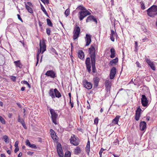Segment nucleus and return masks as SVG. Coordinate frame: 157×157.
Masks as SVG:
<instances>
[{
	"mask_svg": "<svg viewBox=\"0 0 157 157\" xmlns=\"http://www.w3.org/2000/svg\"><path fill=\"white\" fill-rule=\"evenodd\" d=\"M79 9L82 11L78 13V17L80 21L82 20L83 18L87 16L90 15L91 13L82 6H80L78 7Z\"/></svg>",
	"mask_w": 157,
	"mask_h": 157,
	"instance_id": "nucleus-1",
	"label": "nucleus"
},
{
	"mask_svg": "<svg viewBox=\"0 0 157 157\" xmlns=\"http://www.w3.org/2000/svg\"><path fill=\"white\" fill-rule=\"evenodd\" d=\"M147 14L150 17H154L157 14V6L153 5L147 10Z\"/></svg>",
	"mask_w": 157,
	"mask_h": 157,
	"instance_id": "nucleus-2",
	"label": "nucleus"
},
{
	"mask_svg": "<svg viewBox=\"0 0 157 157\" xmlns=\"http://www.w3.org/2000/svg\"><path fill=\"white\" fill-rule=\"evenodd\" d=\"M95 44L91 45L89 48V52L91 60H95L96 59Z\"/></svg>",
	"mask_w": 157,
	"mask_h": 157,
	"instance_id": "nucleus-3",
	"label": "nucleus"
},
{
	"mask_svg": "<svg viewBox=\"0 0 157 157\" xmlns=\"http://www.w3.org/2000/svg\"><path fill=\"white\" fill-rule=\"evenodd\" d=\"M80 33V29L79 27L76 25L74 28L73 33V39L74 40L76 39L79 36Z\"/></svg>",
	"mask_w": 157,
	"mask_h": 157,
	"instance_id": "nucleus-4",
	"label": "nucleus"
},
{
	"mask_svg": "<svg viewBox=\"0 0 157 157\" xmlns=\"http://www.w3.org/2000/svg\"><path fill=\"white\" fill-rule=\"evenodd\" d=\"M50 111L51 115V117L53 122L55 124H57L56 119L58 117V114L53 109H50Z\"/></svg>",
	"mask_w": 157,
	"mask_h": 157,
	"instance_id": "nucleus-5",
	"label": "nucleus"
},
{
	"mask_svg": "<svg viewBox=\"0 0 157 157\" xmlns=\"http://www.w3.org/2000/svg\"><path fill=\"white\" fill-rule=\"evenodd\" d=\"M70 142L74 145L77 146L79 144V141L76 139L74 135L72 136L70 139Z\"/></svg>",
	"mask_w": 157,
	"mask_h": 157,
	"instance_id": "nucleus-6",
	"label": "nucleus"
},
{
	"mask_svg": "<svg viewBox=\"0 0 157 157\" xmlns=\"http://www.w3.org/2000/svg\"><path fill=\"white\" fill-rule=\"evenodd\" d=\"M82 83L84 86L88 89H90L92 87V84L87 80L83 81Z\"/></svg>",
	"mask_w": 157,
	"mask_h": 157,
	"instance_id": "nucleus-7",
	"label": "nucleus"
},
{
	"mask_svg": "<svg viewBox=\"0 0 157 157\" xmlns=\"http://www.w3.org/2000/svg\"><path fill=\"white\" fill-rule=\"evenodd\" d=\"M90 61V57L87 58L85 61L86 67L88 71L89 72H90L91 71Z\"/></svg>",
	"mask_w": 157,
	"mask_h": 157,
	"instance_id": "nucleus-8",
	"label": "nucleus"
},
{
	"mask_svg": "<svg viewBox=\"0 0 157 157\" xmlns=\"http://www.w3.org/2000/svg\"><path fill=\"white\" fill-rule=\"evenodd\" d=\"M40 49L42 50V54L46 50V45L44 40L42 41L40 40Z\"/></svg>",
	"mask_w": 157,
	"mask_h": 157,
	"instance_id": "nucleus-9",
	"label": "nucleus"
},
{
	"mask_svg": "<svg viewBox=\"0 0 157 157\" xmlns=\"http://www.w3.org/2000/svg\"><path fill=\"white\" fill-rule=\"evenodd\" d=\"M141 98V103L143 106H146L148 103V100L145 95H142Z\"/></svg>",
	"mask_w": 157,
	"mask_h": 157,
	"instance_id": "nucleus-10",
	"label": "nucleus"
},
{
	"mask_svg": "<svg viewBox=\"0 0 157 157\" xmlns=\"http://www.w3.org/2000/svg\"><path fill=\"white\" fill-rule=\"evenodd\" d=\"M145 60L147 63L148 65L153 70L155 71V67L154 66V63L153 62L151 61L149 59L146 58Z\"/></svg>",
	"mask_w": 157,
	"mask_h": 157,
	"instance_id": "nucleus-11",
	"label": "nucleus"
},
{
	"mask_svg": "<svg viewBox=\"0 0 157 157\" xmlns=\"http://www.w3.org/2000/svg\"><path fill=\"white\" fill-rule=\"evenodd\" d=\"M117 33L113 30H111V34L110 36V39L112 41H114L115 38L117 39Z\"/></svg>",
	"mask_w": 157,
	"mask_h": 157,
	"instance_id": "nucleus-12",
	"label": "nucleus"
},
{
	"mask_svg": "<svg viewBox=\"0 0 157 157\" xmlns=\"http://www.w3.org/2000/svg\"><path fill=\"white\" fill-rule=\"evenodd\" d=\"M116 73V69L115 67H113L111 71L110 74V78L111 79H113L115 76Z\"/></svg>",
	"mask_w": 157,
	"mask_h": 157,
	"instance_id": "nucleus-13",
	"label": "nucleus"
},
{
	"mask_svg": "<svg viewBox=\"0 0 157 157\" xmlns=\"http://www.w3.org/2000/svg\"><path fill=\"white\" fill-rule=\"evenodd\" d=\"M45 75L48 76H50L52 78H54L56 76V74L52 70H49L46 72Z\"/></svg>",
	"mask_w": 157,
	"mask_h": 157,
	"instance_id": "nucleus-14",
	"label": "nucleus"
},
{
	"mask_svg": "<svg viewBox=\"0 0 157 157\" xmlns=\"http://www.w3.org/2000/svg\"><path fill=\"white\" fill-rule=\"evenodd\" d=\"M91 36L90 35L86 34V37H85V40L86 42V44L85 46H87L90 45L91 41Z\"/></svg>",
	"mask_w": 157,
	"mask_h": 157,
	"instance_id": "nucleus-15",
	"label": "nucleus"
},
{
	"mask_svg": "<svg viewBox=\"0 0 157 157\" xmlns=\"http://www.w3.org/2000/svg\"><path fill=\"white\" fill-rule=\"evenodd\" d=\"M141 110V109L140 108H139L136 111L135 119L136 121H138L139 119Z\"/></svg>",
	"mask_w": 157,
	"mask_h": 157,
	"instance_id": "nucleus-16",
	"label": "nucleus"
},
{
	"mask_svg": "<svg viewBox=\"0 0 157 157\" xmlns=\"http://www.w3.org/2000/svg\"><path fill=\"white\" fill-rule=\"evenodd\" d=\"M146 123L145 121H141L140 124V128L142 131H144L146 128Z\"/></svg>",
	"mask_w": 157,
	"mask_h": 157,
	"instance_id": "nucleus-17",
	"label": "nucleus"
},
{
	"mask_svg": "<svg viewBox=\"0 0 157 157\" xmlns=\"http://www.w3.org/2000/svg\"><path fill=\"white\" fill-rule=\"evenodd\" d=\"M50 132L51 133V136L53 140L55 141H56L57 140V137L56 134L55 132L52 129H51Z\"/></svg>",
	"mask_w": 157,
	"mask_h": 157,
	"instance_id": "nucleus-18",
	"label": "nucleus"
},
{
	"mask_svg": "<svg viewBox=\"0 0 157 157\" xmlns=\"http://www.w3.org/2000/svg\"><path fill=\"white\" fill-rule=\"evenodd\" d=\"M120 117V116H117L113 120L111 125H113L117 124Z\"/></svg>",
	"mask_w": 157,
	"mask_h": 157,
	"instance_id": "nucleus-19",
	"label": "nucleus"
},
{
	"mask_svg": "<svg viewBox=\"0 0 157 157\" xmlns=\"http://www.w3.org/2000/svg\"><path fill=\"white\" fill-rule=\"evenodd\" d=\"M25 143L27 146H29L32 148L35 149L36 148V145L34 144H31L28 140H26Z\"/></svg>",
	"mask_w": 157,
	"mask_h": 157,
	"instance_id": "nucleus-20",
	"label": "nucleus"
},
{
	"mask_svg": "<svg viewBox=\"0 0 157 157\" xmlns=\"http://www.w3.org/2000/svg\"><path fill=\"white\" fill-rule=\"evenodd\" d=\"M18 121L19 122H20V123H21V124L22 125V126H23V127L25 129H26L27 128V127L25 124V122L24 120L22 119H21L19 116H18Z\"/></svg>",
	"mask_w": 157,
	"mask_h": 157,
	"instance_id": "nucleus-21",
	"label": "nucleus"
},
{
	"mask_svg": "<svg viewBox=\"0 0 157 157\" xmlns=\"http://www.w3.org/2000/svg\"><path fill=\"white\" fill-rule=\"evenodd\" d=\"M78 56L81 59H83L84 58V53L82 50H79L78 51Z\"/></svg>",
	"mask_w": 157,
	"mask_h": 157,
	"instance_id": "nucleus-22",
	"label": "nucleus"
},
{
	"mask_svg": "<svg viewBox=\"0 0 157 157\" xmlns=\"http://www.w3.org/2000/svg\"><path fill=\"white\" fill-rule=\"evenodd\" d=\"M118 62V59L116 58L115 59L111 60L109 63V66H112L113 65L116 64Z\"/></svg>",
	"mask_w": 157,
	"mask_h": 157,
	"instance_id": "nucleus-23",
	"label": "nucleus"
},
{
	"mask_svg": "<svg viewBox=\"0 0 157 157\" xmlns=\"http://www.w3.org/2000/svg\"><path fill=\"white\" fill-rule=\"evenodd\" d=\"M49 94L52 98H55L54 89H51L48 92Z\"/></svg>",
	"mask_w": 157,
	"mask_h": 157,
	"instance_id": "nucleus-24",
	"label": "nucleus"
},
{
	"mask_svg": "<svg viewBox=\"0 0 157 157\" xmlns=\"http://www.w3.org/2000/svg\"><path fill=\"white\" fill-rule=\"evenodd\" d=\"M74 152V154L76 155H77L79 154L81 152L80 148L78 146L77 147L75 148Z\"/></svg>",
	"mask_w": 157,
	"mask_h": 157,
	"instance_id": "nucleus-25",
	"label": "nucleus"
},
{
	"mask_svg": "<svg viewBox=\"0 0 157 157\" xmlns=\"http://www.w3.org/2000/svg\"><path fill=\"white\" fill-rule=\"evenodd\" d=\"M55 95L56 97L59 98L61 96V95L57 90L55 88L54 89Z\"/></svg>",
	"mask_w": 157,
	"mask_h": 157,
	"instance_id": "nucleus-26",
	"label": "nucleus"
},
{
	"mask_svg": "<svg viewBox=\"0 0 157 157\" xmlns=\"http://www.w3.org/2000/svg\"><path fill=\"white\" fill-rule=\"evenodd\" d=\"M105 87L106 90L107 91L109 90L111 87V85H110V82L109 81H106L105 82Z\"/></svg>",
	"mask_w": 157,
	"mask_h": 157,
	"instance_id": "nucleus-27",
	"label": "nucleus"
},
{
	"mask_svg": "<svg viewBox=\"0 0 157 157\" xmlns=\"http://www.w3.org/2000/svg\"><path fill=\"white\" fill-rule=\"evenodd\" d=\"M91 65L92 66V71L94 73H95L96 72V68H95V60H91Z\"/></svg>",
	"mask_w": 157,
	"mask_h": 157,
	"instance_id": "nucleus-28",
	"label": "nucleus"
},
{
	"mask_svg": "<svg viewBox=\"0 0 157 157\" xmlns=\"http://www.w3.org/2000/svg\"><path fill=\"white\" fill-rule=\"evenodd\" d=\"M25 5L26 9L27 10L29 13H33V10L29 6H28L26 4V3H25Z\"/></svg>",
	"mask_w": 157,
	"mask_h": 157,
	"instance_id": "nucleus-29",
	"label": "nucleus"
},
{
	"mask_svg": "<svg viewBox=\"0 0 157 157\" xmlns=\"http://www.w3.org/2000/svg\"><path fill=\"white\" fill-rule=\"evenodd\" d=\"M14 63L15 65L17 67H19L20 68H22V65L21 64L20 60H17L15 61Z\"/></svg>",
	"mask_w": 157,
	"mask_h": 157,
	"instance_id": "nucleus-30",
	"label": "nucleus"
},
{
	"mask_svg": "<svg viewBox=\"0 0 157 157\" xmlns=\"http://www.w3.org/2000/svg\"><path fill=\"white\" fill-rule=\"evenodd\" d=\"M94 86L95 87H97L98 85V82H99V79L98 78H94Z\"/></svg>",
	"mask_w": 157,
	"mask_h": 157,
	"instance_id": "nucleus-31",
	"label": "nucleus"
},
{
	"mask_svg": "<svg viewBox=\"0 0 157 157\" xmlns=\"http://www.w3.org/2000/svg\"><path fill=\"white\" fill-rule=\"evenodd\" d=\"M40 7H41V9L42 10L44 13V14L47 17H49V15H48L47 12L45 10V9L44 8V7L41 4H40Z\"/></svg>",
	"mask_w": 157,
	"mask_h": 157,
	"instance_id": "nucleus-32",
	"label": "nucleus"
},
{
	"mask_svg": "<svg viewBox=\"0 0 157 157\" xmlns=\"http://www.w3.org/2000/svg\"><path fill=\"white\" fill-rule=\"evenodd\" d=\"M110 52H111L110 57L111 58H113L115 56V50L113 48H111L110 50Z\"/></svg>",
	"mask_w": 157,
	"mask_h": 157,
	"instance_id": "nucleus-33",
	"label": "nucleus"
},
{
	"mask_svg": "<svg viewBox=\"0 0 157 157\" xmlns=\"http://www.w3.org/2000/svg\"><path fill=\"white\" fill-rule=\"evenodd\" d=\"M57 152L63 151L61 145V144H58L57 147Z\"/></svg>",
	"mask_w": 157,
	"mask_h": 157,
	"instance_id": "nucleus-34",
	"label": "nucleus"
},
{
	"mask_svg": "<svg viewBox=\"0 0 157 157\" xmlns=\"http://www.w3.org/2000/svg\"><path fill=\"white\" fill-rule=\"evenodd\" d=\"M94 16L93 15H90L88 17L86 20V22H88L92 20Z\"/></svg>",
	"mask_w": 157,
	"mask_h": 157,
	"instance_id": "nucleus-35",
	"label": "nucleus"
},
{
	"mask_svg": "<svg viewBox=\"0 0 157 157\" xmlns=\"http://www.w3.org/2000/svg\"><path fill=\"white\" fill-rule=\"evenodd\" d=\"M47 25L50 27L52 26V23L49 19H47L46 20Z\"/></svg>",
	"mask_w": 157,
	"mask_h": 157,
	"instance_id": "nucleus-36",
	"label": "nucleus"
},
{
	"mask_svg": "<svg viewBox=\"0 0 157 157\" xmlns=\"http://www.w3.org/2000/svg\"><path fill=\"white\" fill-rule=\"evenodd\" d=\"M70 10L69 9H67L65 11L64 13L66 17L68 16L70 14Z\"/></svg>",
	"mask_w": 157,
	"mask_h": 157,
	"instance_id": "nucleus-37",
	"label": "nucleus"
},
{
	"mask_svg": "<svg viewBox=\"0 0 157 157\" xmlns=\"http://www.w3.org/2000/svg\"><path fill=\"white\" fill-rule=\"evenodd\" d=\"M3 139L6 143H8L9 141L7 140L8 139V137L6 135L4 136L3 137Z\"/></svg>",
	"mask_w": 157,
	"mask_h": 157,
	"instance_id": "nucleus-38",
	"label": "nucleus"
},
{
	"mask_svg": "<svg viewBox=\"0 0 157 157\" xmlns=\"http://www.w3.org/2000/svg\"><path fill=\"white\" fill-rule=\"evenodd\" d=\"M86 152L89 154L90 151V145H86Z\"/></svg>",
	"mask_w": 157,
	"mask_h": 157,
	"instance_id": "nucleus-39",
	"label": "nucleus"
},
{
	"mask_svg": "<svg viewBox=\"0 0 157 157\" xmlns=\"http://www.w3.org/2000/svg\"><path fill=\"white\" fill-rule=\"evenodd\" d=\"M71 157V153L70 152L68 151L67 152H66L65 154L64 157Z\"/></svg>",
	"mask_w": 157,
	"mask_h": 157,
	"instance_id": "nucleus-40",
	"label": "nucleus"
},
{
	"mask_svg": "<svg viewBox=\"0 0 157 157\" xmlns=\"http://www.w3.org/2000/svg\"><path fill=\"white\" fill-rule=\"evenodd\" d=\"M42 50L40 49L38 50L37 53L36 58H39V55L41 52L42 53Z\"/></svg>",
	"mask_w": 157,
	"mask_h": 157,
	"instance_id": "nucleus-41",
	"label": "nucleus"
},
{
	"mask_svg": "<svg viewBox=\"0 0 157 157\" xmlns=\"http://www.w3.org/2000/svg\"><path fill=\"white\" fill-rule=\"evenodd\" d=\"M51 32V29L50 28H48L46 29V33L49 36L50 35Z\"/></svg>",
	"mask_w": 157,
	"mask_h": 157,
	"instance_id": "nucleus-42",
	"label": "nucleus"
},
{
	"mask_svg": "<svg viewBox=\"0 0 157 157\" xmlns=\"http://www.w3.org/2000/svg\"><path fill=\"white\" fill-rule=\"evenodd\" d=\"M114 145H118L119 144V141L118 140H116L115 141L113 142Z\"/></svg>",
	"mask_w": 157,
	"mask_h": 157,
	"instance_id": "nucleus-43",
	"label": "nucleus"
},
{
	"mask_svg": "<svg viewBox=\"0 0 157 157\" xmlns=\"http://www.w3.org/2000/svg\"><path fill=\"white\" fill-rule=\"evenodd\" d=\"M58 153L59 157H63V151L58 152Z\"/></svg>",
	"mask_w": 157,
	"mask_h": 157,
	"instance_id": "nucleus-44",
	"label": "nucleus"
},
{
	"mask_svg": "<svg viewBox=\"0 0 157 157\" xmlns=\"http://www.w3.org/2000/svg\"><path fill=\"white\" fill-rule=\"evenodd\" d=\"M140 3L141 4V8L143 10H144L145 9V7L144 5V4L143 3V2H140Z\"/></svg>",
	"mask_w": 157,
	"mask_h": 157,
	"instance_id": "nucleus-45",
	"label": "nucleus"
},
{
	"mask_svg": "<svg viewBox=\"0 0 157 157\" xmlns=\"http://www.w3.org/2000/svg\"><path fill=\"white\" fill-rule=\"evenodd\" d=\"M94 121V123L95 124H98V117L95 118Z\"/></svg>",
	"mask_w": 157,
	"mask_h": 157,
	"instance_id": "nucleus-46",
	"label": "nucleus"
},
{
	"mask_svg": "<svg viewBox=\"0 0 157 157\" xmlns=\"http://www.w3.org/2000/svg\"><path fill=\"white\" fill-rule=\"evenodd\" d=\"M11 78V79L14 82H15L16 81V77L14 76H10Z\"/></svg>",
	"mask_w": 157,
	"mask_h": 157,
	"instance_id": "nucleus-47",
	"label": "nucleus"
},
{
	"mask_svg": "<svg viewBox=\"0 0 157 157\" xmlns=\"http://www.w3.org/2000/svg\"><path fill=\"white\" fill-rule=\"evenodd\" d=\"M0 121H1V122L3 124H5V121L2 117V118L1 119Z\"/></svg>",
	"mask_w": 157,
	"mask_h": 157,
	"instance_id": "nucleus-48",
	"label": "nucleus"
},
{
	"mask_svg": "<svg viewBox=\"0 0 157 157\" xmlns=\"http://www.w3.org/2000/svg\"><path fill=\"white\" fill-rule=\"evenodd\" d=\"M15 148L14 150V152L16 153L19 150V148L18 147H15Z\"/></svg>",
	"mask_w": 157,
	"mask_h": 157,
	"instance_id": "nucleus-49",
	"label": "nucleus"
},
{
	"mask_svg": "<svg viewBox=\"0 0 157 157\" xmlns=\"http://www.w3.org/2000/svg\"><path fill=\"white\" fill-rule=\"evenodd\" d=\"M17 16L18 17V18L19 19L20 21H21L22 22H23V21L21 17L20 16L19 14H17Z\"/></svg>",
	"mask_w": 157,
	"mask_h": 157,
	"instance_id": "nucleus-50",
	"label": "nucleus"
},
{
	"mask_svg": "<svg viewBox=\"0 0 157 157\" xmlns=\"http://www.w3.org/2000/svg\"><path fill=\"white\" fill-rule=\"evenodd\" d=\"M42 2L44 3L45 2H46L47 4H49V0H43V2Z\"/></svg>",
	"mask_w": 157,
	"mask_h": 157,
	"instance_id": "nucleus-51",
	"label": "nucleus"
},
{
	"mask_svg": "<svg viewBox=\"0 0 157 157\" xmlns=\"http://www.w3.org/2000/svg\"><path fill=\"white\" fill-rule=\"evenodd\" d=\"M33 153H34L33 152H32L30 151H28L27 152V154L28 155H32Z\"/></svg>",
	"mask_w": 157,
	"mask_h": 157,
	"instance_id": "nucleus-52",
	"label": "nucleus"
},
{
	"mask_svg": "<svg viewBox=\"0 0 157 157\" xmlns=\"http://www.w3.org/2000/svg\"><path fill=\"white\" fill-rule=\"evenodd\" d=\"M18 142L17 141L15 142L14 146L15 147H18Z\"/></svg>",
	"mask_w": 157,
	"mask_h": 157,
	"instance_id": "nucleus-53",
	"label": "nucleus"
},
{
	"mask_svg": "<svg viewBox=\"0 0 157 157\" xmlns=\"http://www.w3.org/2000/svg\"><path fill=\"white\" fill-rule=\"evenodd\" d=\"M21 83L24 84H27L28 82L27 81H23L21 82Z\"/></svg>",
	"mask_w": 157,
	"mask_h": 157,
	"instance_id": "nucleus-54",
	"label": "nucleus"
},
{
	"mask_svg": "<svg viewBox=\"0 0 157 157\" xmlns=\"http://www.w3.org/2000/svg\"><path fill=\"white\" fill-rule=\"evenodd\" d=\"M52 52H54V53H55L56 55H58L57 53V52H56V50L55 49H54L53 48L52 49Z\"/></svg>",
	"mask_w": 157,
	"mask_h": 157,
	"instance_id": "nucleus-55",
	"label": "nucleus"
},
{
	"mask_svg": "<svg viewBox=\"0 0 157 157\" xmlns=\"http://www.w3.org/2000/svg\"><path fill=\"white\" fill-rule=\"evenodd\" d=\"M27 4H28L27 5L29 6V7L32 6V4L29 2H28Z\"/></svg>",
	"mask_w": 157,
	"mask_h": 157,
	"instance_id": "nucleus-56",
	"label": "nucleus"
},
{
	"mask_svg": "<svg viewBox=\"0 0 157 157\" xmlns=\"http://www.w3.org/2000/svg\"><path fill=\"white\" fill-rule=\"evenodd\" d=\"M70 104H71V108H73L74 106V104L72 102H71V100H70Z\"/></svg>",
	"mask_w": 157,
	"mask_h": 157,
	"instance_id": "nucleus-57",
	"label": "nucleus"
},
{
	"mask_svg": "<svg viewBox=\"0 0 157 157\" xmlns=\"http://www.w3.org/2000/svg\"><path fill=\"white\" fill-rule=\"evenodd\" d=\"M22 155V153L21 152L18 155V157H21Z\"/></svg>",
	"mask_w": 157,
	"mask_h": 157,
	"instance_id": "nucleus-58",
	"label": "nucleus"
},
{
	"mask_svg": "<svg viewBox=\"0 0 157 157\" xmlns=\"http://www.w3.org/2000/svg\"><path fill=\"white\" fill-rule=\"evenodd\" d=\"M136 63L138 67H140V64L138 62H136Z\"/></svg>",
	"mask_w": 157,
	"mask_h": 157,
	"instance_id": "nucleus-59",
	"label": "nucleus"
},
{
	"mask_svg": "<svg viewBox=\"0 0 157 157\" xmlns=\"http://www.w3.org/2000/svg\"><path fill=\"white\" fill-rule=\"evenodd\" d=\"M92 20L95 22H96V23H97V21L96 18H94V16L93 18L92 19Z\"/></svg>",
	"mask_w": 157,
	"mask_h": 157,
	"instance_id": "nucleus-60",
	"label": "nucleus"
},
{
	"mask_svg": "<svg viewBox=\"0 0 157 157\" xmlns=\"http://www.w3.org/2000/svg\"><path fill=\"white\" fill-rule=\"evenodd\" d=\"M9 32V28H8V27L6 29V34H7Z\"/></svg>",
	"mask_w": 157,
	"mask_h": 157,
	"instance_id": "nucleus-61",
	"label": "nucleus"
},
{
	"mask_svg": "<svg viewBox=\"0 0 157 157\" xmlns=\"http://www.w3.org/2000/svg\"><path fill=\"white\" fill-rule=\"evenodd\" d=\"M25 87H22L21 89V90L22 91H23L25 90Z\"/></svg>",
	"mask_w": 157,
	"mask_h": 157,
	"instance_id": "nucleus-62",
	"label": "nucleus"
},
{
	"mask_svg": "<svg viewBox=\"0 0 157 157\" xmlns=\"http://www.w3.org/2000/svg\"><path fill=\"white\" fill-rule=\"evenodd\" d=\"M104 150V149H103V148H101V150H100V151L99 152H101V153H102V152H103V151Z\"/></svg>",
	"mask_w": 157,
	"mask_h": 157,
	"instance_id": "nucleus-63",
	"label": "nucleus"
},
{
	"mask_svg": "<svg viewBox=\"0 0 157 157\" xmlns=\"http://www.w3.org/2000/svg\"><path fill=\"white\" fill-rule=\"evenodd\" d=\"M1 156V157H6L5 155L4 154H2Z\"/></svg>",
	"mask_w": 157,
	"mask_h": 157,
	"instance_id": "nucleus-64",
	"label": "nucleus"
}]
</instances>
